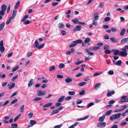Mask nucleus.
<instances>
[{
  "label": "nucleus",
  "mask_w": 128,
  "mask_h": 128,
  "mask_svg": "<svg viewBox=\"0 0 128 128\" xmlns=\"http://www.w3.org/2000/svg\"><path fill=\"white\" fill-rule=\"evenodd\" d=\"M121 100H122L120 101V102H123L124 101H126L127 99V96H122L120 98Z\"/></svg>",
  "instance_id": "obj_10"
},
{
  "label": "nucleus",
  "mask_w": 128,
  "mask_h": 128,
  "mask_svg": "<svg viewBox=\"0 0 128 128\" xmlns=\"http://www.w3.org/2000/svg\"><path fill=\"white\" fill-rule=\"evenodd\" d=\"M16 10H13L12 16L10 17V18H12V19H13L14 18L16 15Z\"/></svg>",
  "instance_id": "obj_9"
},
{
  "label": "nucleus",
  "mask_w": 128,
  "mask_h": 128,
  "mask_svg": "<svg viewBox=\"0 0 128 128\" xmlns=\"http://www.w3.org/2000/svg\"><path fill=\"white\" fill-rule=\"evenodd\" d=\"M101 84L100 83H98L96 84L94 86V88L96 89V88L98 87Z\"/></svg>",
  "instance_id": "obj_61"
},
{
  "label": "nucleus",
  "mask_w": 128,
  "mask_h": 128,
  "mask_svg": "<svg viewBox=\"0 0 128 128\" xmlns=\"http://www.w3.org/2000/svg\"><path fill=\"white\" fill-rule=\"evenodd\" d=\"M59 112L58 111L57 109L56 110H54L52 111L51 114H54L56 113H57Z\"/></svg>",
  "instance_id": "obj_46"
},
{
  "label": "nucleus",
  "mask_w": 128,
  "mask_h": 128,
  "mask_svg": "<svg viewBox=\"0 0 128 128\" xmlns=\"http://www.w3.org/2000/svg\"><path fill=\"white\" fill-rule=\"evenodd\" d=\"M65 66L64 64L62 63L60 64L59 66V67L60 69H61L64 67Z\"/></svg>",
  "instance_id": "obj_32"
},
{
  "label": "nucleus",
  "mask_w": 128,
  "mask_h": 128,
  "mask_svg": "<svg viewBox=\"0 0 128 128\" xmlns=\"http://www.w3.org/2000/svg\"><path fill=\"white\" fill-rule=\"evenodd\" d=\"M24 105H22L20 107V111L22 113L24 111Z\"/></svg>",
  "instance_id": "obj_33"
},
{
  "label": "nucleus",
  "mask_w": 128,
  "mask_h": 128,
  "mask_svg": "<svg viewBox=\"0 0 128 128\" xmlns=\"http://www.w3.org/2000/svg\"><path fill=\"white\" fill-rule=\"evenodd\" d=\"M42 98L39 97H36L34 98L33 100L34 101H37L40 100Z\"/></svg>",
  "instance_id": "obj_42"
},
{
  "label": "nucleus",
  "mask_w": 128,
  "mask_h": 128,
  "mask_svg": "<svg viewBox=\"0 0 128 128\" xmlns=\"http://www.w3.org/2000/svg\"><path fill=\"white\" fill-rule=\"evenodd\" d=\"M90 38H86L84 40V42L86 43H88L90 42Z\"/></svg>",
  "instance_id": "obj_52"
},
{
  "label": "nucleus",
  "mask_w": 128,
  "mask_h": 128,
  "mask_svg": "<svg viewBox=\"0 0 128 128\" xmlns=\"http://www.w3.org/2000/svg\"><path fill=\"white\" fill-rule=\"evenodd\" d=\"M86 51L87 53H88V54L89 55L92 56L94 54V53L93 52H90L87 49H86Z\"/></svg>",
  "instance_id": "obj_31"
},
{
  "label": "nucleus",
  "mask_w": 128,
  "mask_h": 128,
  "mask_svg": "<svg viewBox=\"0 0 128 128\" xmlns=\"http://www.w3.org/2000/svg\"><path fill=\"white\" fill-rule=\"evenodd\" d=\"M112 111V110H110L106 112L105 114L106 115H108L110 114L111 113Z\"/></svg>",
  "instance_id": "obj_35"
},
{
  "label": "nucleus",
  "mask_w": 128,
  "mask_h": 128,
  "mask_svg": "<svg viewBox=\"0 0 128 128\" xmlns=\"http://www.w3.org/2000/svg\"><path fill=\"white\" fill-rule=\"evenodd\" d=\"M122 64V61L120 60H119L117 61L116 63V65L118 66H120Z\"/></svg>",
  "instance_id": "obj_25"
},
{
  "label": "nucleus",
  "mask_w": 128,
  "mask_h": 128,
  "mask_svg": "<svg viewBox=\"0 0 128 128\" xmlns=\"http://www.w3.org/2000/svg\"><path fill=\"white\" fill-rule=\"evenodd\" d=\"M82 26H76L74 29L73 30L74 32L79 31L81 29Z\"/></svg>",
  "instance_id": "obj_8"
},
{
  "label": "nucleus",
  "mask_w": 128,
  "mask_h": 128,
  "mask_svg": "<svg viewBox=\"0 0 128 128\" xmlns=\"http://www.w3.org/2000/svg\"><path fill=\"white\" fill-rule=\"evenodd\" d=\"M122 50L123 51V52H126V49H128V45H127L125 46L124 47V48H122Z\"/></svg>",
  "instance_id": "obj_29"
},
{
  "label": "nucleus",
  "mask_w": 128,
  "mask_h": 128,
  "mask_svg": "<svg viewBox=\"0 0 128 128\" xmlns=\"http://www.w3.org/2000/svg\"><path fill=\"white\" fill-rule=\"evenodd\" d=\"M65 82L67 83H68L70 82H72V80L71 78H67L66 79Z\"/></svg>",
  "instance_id": "obj_21"
},
{
  "label": "nucleus",
  "mask_w": 128,
  "mask_h": 128,
  "mask_svg": "<svg viewBox=\"0 0 128 128\" xmlns=\"http://www.w3.org/2000/svg\"><path fill=\"white\" fill-rule=\"evenodd\" d=\"M64 26V25L62 22L58 24V27L60 28H61Z\"/></svg>",
  "instance_id": "obj_45"
},
{
  "label": "nucleus",
  "mask_w": 128,
  "mask_h": 128,
  "mask_svg": "<svg viewBox=\"0 0 128 128\" xmlns=\"http://www.w3.org/2000/svg\"><path fill=\"white\" fill-rule=\"evenodd\" d=\"M68 93L70 95H73L75 94V92L73 91H69Z\"/></svg>",
  "instance_id": "obj_38"
},
{
  "label": "nucleus",
  "mask_w": 128,
  "mask_h": 128,
  "mask_svg": "<svg viewBox=\"0 0 128 128\" xmlns=\"http://www.w3.org/2000/svg\"><path fill=\"white\" fill-rule=\"evenodd\" d=\"M114 93L115 92L114 91H111L107 93V96L108 97L110 96L112 94H114Z\"/></svg>",
  "instance_id": "obj_14"
},
{
  "label": "nucleus",
  "mask_w": 128,
  "mask_h": 128,
  "mask_svg": "<svg viewBox=\"0 0 128 128\" xmlns=\"http://www.w3.org/2000/svg\"><path fill=\"white\" fill-rule=\"evenodd\" d=\"M110 20V17H107L105 18L104 19V21L105 22L109 21Z\"/></svg>",
  "instance_id": "obj_48"
},
{
  "label": "nucleus",
  "mask_w": 128,
  "mask_h": 128,
  "mask_svg": "<svg viewBox=\"0 0 128 128\" xmlns=\"http://www.w3.org/2000/svg\"><path fill=\"white\" fill-rule=\"evenodd\" d=\"M72 97L71 96H68L65 98V100H66L68 101Z\"/></svg>",
  "instance_id": "obj_63"
},
{
  "label": "nucleus",
  "mask_w": 128,
  "mask_h": 128,
  "mask_svg": "<svg viewBox=\"0 0 128 128\" xmlns=\"http://www.w3.org/2000/svg\"><path fill=\"white\" fill-rule=\"evenodd\" d=\"M109 48V46L107 44L104 45V49L106 50L108 49Z\"/></svg>",
  "instance_id": "obj_40"
},
{
  "label": "nucleus",
  "mask_w": 128,
  "mask_h": 128,
  "mask_svg": "<svg viewBox=\"0 0 128 128\" xmlns=\"http://www.w3.org/2000/svg\"><path fill=\"white\" fill-rule=\"evenodd\" d=\"M5 50V48L4 46L3 42L2 40L0 42V50L1 53H3Z\"/></svg>",
  "instance_id": "obj_5"
},
{
  "label": "nucleus",
  "mask_w": 128,
  "mask_h": 128,
  "mask_svg": "<svg viewBox=\"0 0 128 128\" xmlns=\"http://www.w3.org/2000/svg\"><path fill=\"white\" fill-rule=\"evenodd\" d=\"M20 115L21 114H20L16 117L14 119V122H15L20 117Z\"/></svg>",
  "instance_id": "obj_34"
},
{
  "label": "nucleus",
  "mask_w": 128,
  "mask_h": 128,
  "mask_svg": "<svg viewBox=\"0 0 128 128\" xmlns=\"http://www.w3.org/2000/svg\"><path fill=\"white\" fill-rule=\"evenodd\" d=\"M17 124H11V126L12 128H17Z\"/></svg>",
  "instance_id": "obj_43"
},
{
  "label": "nucleus",
  "mask_w": 128,
  "mask_h": 128,
  "mask_svg": "<svg viewBox=\"0 0 128 128\" xmlns=\"http://www.w3.org/2000/svg\"><path fill=\"white\" fill-rule=\"evenodd\" d=\"M12 19V18L10 17V19L6 22V24L7 25L8 24L10 23Z\"/></svg>",
  "instance_id": "obj_59"
},
{
  "label": "nucleus",
  "mask_w": 128,
  "mask_h": 128,
  "mask_svg": "<svg viewBox=\"0 0 128 128\" xmlns=\"http://www.w3.org/2000/svg\"><path fill=\"white\" fill-rule=\"evenodd\" d=\"M89 117V116H85L83 118H80L79 119H78L77 120V121H79V120H85L88 118Z\"/></svg>",
  "instance_id": "obj_28"
},
{
  "label": "nucleus",
  "mask_w": 128,
  "mask_h": 128,
  "mask_svg": "<svg viewBox=\"0 0 128 128\" xmlns=\"http://www.w3.org/2000/svg\"><path fill=\"white\" fill-rule=\"evenodd\" d=\"M54 69L55 67L54 66H52L50 68L49 70L50 71H51L54 70Z\"/></svg>",
  "instance_id": "obj_62"
},
{
  "label": "nucleus",
  "mask_w": 128,
  "mask_h": 128,
  "mask_svg": "<svg viewBox=\"0 0 128 128\" xmlns=\"http://www.w3.org/2000/svg\"><path fill=\"white\" fill-rule=\"evenodd\" d=\"M111 30L112 32H115L117 31V29L114 28H111Z\"/></svg>",
  "instance_id": "obj_44"
},
{
  "label": "nucleus",
  "mask_w": 128,
  "mask_h": 128,
  "mask_svg": "<svg viewBox=\"0 0 128 128\" xmlns=\"http://www.w3.org/2000/svg\"><path fill=\"white\" fill-rule=\"evenodd\" d=\"M62 126V124H61L59 125H57L54 126L53 128H60Z\"/></svg>",
  "instance_id": "obj_55"
},
{
  "label": "nucleus",
  "mask_w": 128,
  "mask_h": 128,
  "mask_svg": "<svg viewBox=\"0 0 128 128\" xmlns=\"http://www.w3.org/2000/svg\"><path fill=\"white\" fill-rule=\"evenodd\" d=\"M20 3V2L19 1H18L17 2L14 7V8L15 9H16L18 8Z\"/></svg>",
  "instance_id": "obj_26"
},
{
  "label": "nucleus",
  "mask_w": 128,
  "mask_h": 128,
  "mask_svg": "<svg viewBox=\"0 0 128 128\" xmlns=\"http://www.w3.org/2000/svg\"><path fill=\"white\" fill-rule=\"evenodd\" d=\"M78 122H76L73 124L72 125L68 128H74L75 126H76L78 124Z\"/></svg>",
  "instance_id": "obj_23"
},
{
  "label": "nucleus",
  "mask_w": 128,
  "mask_h": 128,
  "mask_svg": "<svg viewBox=\"0 0 128 128\" xmlns=\"http://www.w3.org/2000/svg\"><path fill=\"white\" fill-rule=\"evenodd\" d=\"M5 25V24L4 22L0 24V31L2 30L3 29Z\"/></svg>",
  "instance_id": "obj_17"
},
{
  "label": "nucleus",
  "mask_w": 128,
  "mask_h": 128,
  "mask_svg": "<svg viewBox=\"0 0 128 128\" xmlns=\"http://www.w3.org/2000/svg\"><path fill=\"white\" fill-rule=\"evenodd\" d=\"M19 67V66H16V67L14 68H12V71L13 72L16 71L18 69Z\"/></svg>",
  "instance_id": "obj_36"
},
{
  "label": "nucleus",
  "mask_w": 128,
  "mask_h": 128,
  "mask_svg": "<svg viewBox=\"0 0 128 128\" xmlns=\"http://www.w3.org/2000/svg\"><path fill=\"white\" fill-rule=\"evenodd\" d=\"M52 104V103H47L45 104L43 106V107L44 108H46L49 107L51 106Z\"/></svg>",
  "instance_id": "obj_18"
},
{
  "label": "nucleus",
  "mask_w": 128,
  "mask_h": 128,
  "mask_svg": "<svg viewBox=\"0 0 128 128\" xmlns=\"http://www.w3.org/2000/svg\"><path fill=\"white\" fill-rule=\"evenodd\" d=\"M15 86V84L14 83H12L11 85H8V88L9 89H10L14 88Z\"/></svg>",
  "instance_id": "obj_24"
},
{
  "label": "nucleus",
  "mask_w": 128,
  "mask_h": 128,
  "mask_svg": "<svg viewBox=\"0 0 128 128\" xmlns=\"http://www.w3.org/2000/svg\"><path fill=\"white\" fill-rule=\"evenodd\" d=\"M127 106L126 105L123 106H122V109H120L121 111H123L126 108Z\"/></svg>",
  "instance_id": "obj_60"
},
{
  "label": "nucleus",
  "mask_w": 128,
  "mask_h": 128,
  "mask_svg": "<svg viewBox=\"0 0 128 128\" xmlns=\"http://www.w3.org/2000/svg\"><path fill=\"white\" fill-rule=\"evenodd\" d=\"M104 38L105 40H108L109 39V37L108 35L106 34L104 36Z\"/></svg>",
  "instance_id": "obj_58"
},
{
  "label": "nucleus",
  "mask_w": 128,
  "mask_h": 128,
  "mask_svg": "<svg viewBox=\"0 0 128 128\" xmlns=\"http://www.w3.org/2000/svg\"><path fill=\"white\" fill-rule=\"evenodd\" d=\"M39 44L37 40H36L34 43V48H38L39 46Z\"/></svg>",
  "instance_id": "obj_12"
},
{
  "label": "nucleus",
  "mask_w": 128,
  "mask_h": 128,
  "mask_svg": "<svg viewBox=\"0 0 128 128\" xmlns=\"http://www.w3.org/2000/svg\"><path fill=\"white\" fill-rule=\"evenodd\" d=\"M36 123V122L34 120H31L30 121V123L31 125H33Z\"/></svg>",
  "instance_id": "obj_41"
},
{
  "label": "nucleus",
  "mask_w": 128,
  "mask_h": 128,
  "mask_svg": "<svg viewBox=\"0 0 128 128\" xmlns=\"http://www.w3.org/2000/svg\"><path fill=\"white\" fill-rule=\"evenodd\" d=\"M72 22L75 24H78L79 22L78 18H74L72 20Z\"/></svg>",
  "instance_id": "obj_15"
},
{
  "label": "nucleus",
  "mask_w": 128,
  "mask_h": 128,
  "mask_svg": "<svg viewBox=\"0 0 128 128\" xmlns=\"http://www.w3.org/2000/svg\"><path fill=\"white\" fill-rule=\"evenodd\" d=\"M126 31V30L125 29L123 28L121 30V31L120 33V35L121 36H123L124 34Z\"/></svg>",
  "instance_id": "obj_11"
},
{
  "label": "nucleus",
  "mask_w": 128,
  "mask_h": 128,
  "mask_svg": "<svg viewBox=\"0 0 128 128\" xmlns=\"http://www.w3.org/2000/svg\"><path fill=\"white\" fill-rule=\"evenodd\" d=\"M82 42V40H78L76 41L73 42V43L70 44L69 47L70 48H72L76 46L78 44H81Z\"/></svg>",
  "instance_id": "obj_2"
},
{
  "label": "nucleus",
  "mask_w": 128,
  "mask_h": 128,
  "mask_svg": "<svg viewBox=\"0 0 128 128\" xmlns=\"http://www.w3.org/2000/svg\"><path fill=\"white\" fill-rule=\"evenodd\" d=\"M105 115L104 114L102 116L100 117L98 119V120L100 122H102L104 120L105 118Z\"/></svg>",
  "instance_id": "obj_13"
},
{
  "label": "nucleus",
  "mask_w": 128,
  "mask_h": 128,
  "mask_svg": "<svg viewBox=\"0 0 128 128\" xmlns=\"http://www.w3.org/2000/svg\"><path fill=\"white\" fill-rule=\"evenodd\" d=\"M44 45V44H42L40 45V46L39 45L38 47V49L40 50L42 48Z\"/></svg>",
  "instance_id": "obj_54"
},
{
  "label": "nucleus",
  "mask_w": 128,
  "mask_h": 128,
  "mask_svg": "<svg viewBox=\"0 0 128 128\" xmlns=\"http://www.w3.org/2000/svg\"><path fill=\"white\" fill-rule=\"evenodd\" d=\"M104 52L106 54H110L111 53L110 51V50H105Z\"/></svg>",
  "instance_id": "obj_64"
},
{
  "label": "nucleus",
  "mask_w": 128,
  "mask_h": 128,
  "mask_svg": "<svg viewBox=\"0 0 128 128\" xmlns=\"http://www.w3.org/2000/svg\"><path fill=\"white\" fill-rule=\"evenodd\" d=\"M94 105V103L92 102H91L89 103L87 105V107L88 108L91 106Z\"/></svg>",
  "instance_id": "obj_49"
},
{
  "label": "nucleus",
  "mask_w": 128,
  "mask_h": 128,
  "mask_svg": "<svg viewBox=\"0 0 128 128\" xmlns=\"http://www.w3.org/2000/svg\"><path fill=\"white\" fill-rule=\"evenodd\" d=\"M5 11L1 10L0 11V15L2 16H3L5 14Z\"/></svg>",
  "instance_id": "obj_53"
},
{
  "label": "nucleus",
  "mask_w": 128,
  "mask_h": 128,
  "mask_svg": "<svg viewBox=\"0 0 128 128\" xmlns=\"http://www.w3.org/2000/svg\"><path fill=\"white\" fill-rule=\"evenodd\" d=\"M18 93V92H14L10 96V98H12L14 96H16V94H17Z\"/></svg>",
  "instance_id": "obj_50"
},
{
  "label": "nucleus",
  "mask_w": 128,
  "mask_h": 128,
  "mask_svg": "<svg viewBox=\"0 0 128 128\" xmlns=\"http://www.w3.org/2000/svg\"><path fill=\"white\" fill-rule=\"evenodd\" d=\"M86 83V82H81L78 84V86H82L85 85Z\"/></svg>",
  "instance_id": "obj_39"
},
{
  "label": "nucleus",
  "mask_w": 128,
  "mask_h": 128,
  "mask_svg": "<svg viewBox=\"0 0 128 128\" xmlns=\"http://www.w3.org/2000/svg\"><path fill=\"white\" fill-rule=\"evenodd\" d=\"M37 93H38L37 95L38 96H40L44 95L46 94V92L45 91H43L40 90H38L37 92Z\"/></svg>",
  "instance_id": "obj_6"
},
{
  "label": "nucleus",
  "mask_w": 128,
  "mask_h": 128,
  "mask_svg": "<svg viewBox=\"0 0 128 128\" xmlns=\"http://www.w3.org/2000/svg\"><path fill=\"white\" fill-rule=\"evenodd\" d=\"M65 97L64 96H61L58 100V102H62L65 98Z\"/></svg>",
  "instance_id": "obj_19"
},
{
  "label": "nucleus",
  "mask_w": 128,
  "mask_h": 128,
  "mask_svg": "<svg viewBox=\"0 0 128 128\" xmlns=\"http://www.w3.org/2000/svg\"><path fill=\"white\" fill-rule=\"evenodd\" d=\"M121 115L120 113L114 114L110 117V120L112 121L114 120L118 119L120 118Z\"/></svg>",
  "instance_id": "obj_3"
},
{
  "label": "nucleus",
  "mask_w": 128,
  "mask_h": 128,
  "mask_svg": "<svg viewBox=\"0 0 128 128\" xmlns=\"http://www.w3.org/2000/svg\"><path fill=\"white\" fill-rule=\"evenodd\" d=\"M118 54L119 55L124 57L128 55L127 53L126 52L122 51L119 52L118 50H116L114 51V55H116Z\"/></svg>",
  "instance_id": "obj_1"
},
{
  "label": "nucleus",
  "mask_w": 128,
  "mask_h": 128,
  "mask_svg": "<svg viewBox=\"0 0 128 128\" xmlns=\"http://www.w3.org/2000/svg\"><path fill=\"white\" fill-rule=\"evenodd\" d=\"M103 4V3H102V2H100L99 4V5L98 6V7L99 8H102L104 6Z\"/></svg>",
  "instance_id": "obj_51"
},
{
  "label": "nucleus",
  "mask_w": 128,
  "mask_h": 128,
  "mask_svg": "<svg viewBox=\"0 0 128 128\" xmlns=\"http://www.w3.org/2000/svg\"><path fill=\"white\" fill-rule=\"evenodd\" d=\"M33 80L32 79H31L28 82V87L31 86L33 84Z\"/></svg>",
  "instance_id": "obj_20"
},
{
  "label": "nucleus",
  "mask_w": 128,
  "mask_h": 128,
  "mask_svg": "<svg viewBox=\"0 0 128 128\" xmlns=\"http://www.w3.org/2000/svg\"><path fill=\"white\" fill-rule=\"evenodd\" d=\"M120 43L122 44L128 43V37L122 39Z\"/></svg>",
  "instance_id": "obj_7"
},
{
  "label": "nucleus",
  "mask_w": 128,
  "mask_h": 128,
  "mask_svg": "<svg viewBox=\"0 0 128 128\" xmlns=\"http://www.w3.org/2000/svg\"><path fill=\"white\" fill-rule=\"evenodd\" d=\"M110 40L112 42L114 43H116L117 42V41L116 39L112 37L110 38Z\"/></svg>",
  "instance_id": "obj_27"
},
{
  "label": "nucleus",
  "mask_w": 128,
  "mask_h": 128,
  "mask_svg": "<svg viewBox=\"0 0 128 128\" xmlns=\"http://www.w3.org/2000/svg\"><path fill=\"white\" fill-rule=\"evenodd\" d=\"M33 115V113L32 112H30L29 114H28V116L29 117V118H32Z\"/></svg>",
  "instance_id": "obj_57"
},
{
  "label": "nucleus",
  "mask_w": 128,
  "mask_h": 128,
  "mask_svg": "<svg viewBox=\"0 0 128 128\" xmlns=\"http://www.w3.org/2000/svg\"><path fill=\"white\" fill-rule=\"evenodd\" d=\"M18 100L17 99H15L10 102V105H12V104H14L16 102H17L18 101Z\"/></svg>",
  "instance_id": "obj_30"
},
{
  "label": "nucleus",
  "mask_w": 128,
  "mask_h": 128,
  "mask_svg": "<svg viewBox=\"0 0 128 128\" xmlns=\"http://www.w3.org/2000/svg\"><path fill=\"white\" fill-rule=\"evenodd\" d=\"M9 102L8 100H6V101L3 104H2V107H4L6 106V105L8 103V102Z\"/></svg>",
  "instance_id": "obj_47"
},
{
  "label": "nucleus",
  "mask_w": 128,
  "mask_h": 128,
  "mask_svg": "<svg viewBox=\"0 0 128 128\" xmlns=\"http://www.w3.org/2000/svg\"><path fill=\"white\" fill-rule=\"evenodd\" d=\"M1 10L5 11L6 10L7 7L6 5L4 4L1 6Z\"/></svg>",
  "instance_id": "obj_16"
},
{
  "label": "nucleus",
  "mask_w": 128,
  "mask_h": 128,
  "mask_svg": "<svg viewBox=\"0 0 128 128\" xmlns=\"http://www.w3.org/2000/svg\"><path fill=\"white\" fill-rule=\"evenodd\" d=\"M85 90H82L81 92H80L79 93V94L80 95L82 96L84 95L85 93Z\"/></svg>",
  "instance_id": "obj_37"
},
{
  "label": "nucleus",
  "mask_w": 128,
  "mask_h": 128,
  "mask_svg": "<svg viewBox=\"0 0 128 128\" xmlns=\"http://www.w3.org/2000/svg\"><path fill=\"white\" fill-rule=\"evenodd\" d=\"M106 123L104 122H99L97 124V126L99 128H103L106 125Z\"/></svg>",
  "instance_id": "obj_4"
},
{
  "label": "nucleus",
  "mask_w": 128,
  "mask_h": 128,
  "mask_svg": "<svg viewBox=\"0 0 128 128\" xmlns=\"http://www.w3.org/2000/svg\"><path fill=\"white\" fill-rule=\"evenodd\" d=\"M94 16V18L92 19L93 21H95L96 20H98L99 18V16Z\"/></svg>",
  "instance_id": "obj_22"
},
{
  "label": "nucleus",
  "mask_w": 128,
  "mask_h": 128,
  "mask_svg": "<svg viewBox=\"0 0 128 128\" xmlns=\"http://www.w3.org/2000/svg\"><path fill=\"white\" fill-rule=\"evenodd\" d=\"M30 21L29 20H27L24 22L23 23L24 24H29L30 23Z\"/></svg>",
  "instance_id": "obj_56"
}]
</instances>
